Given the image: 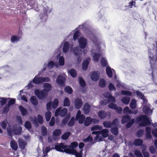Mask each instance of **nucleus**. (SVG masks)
Instances as JSON below:
<instances>
[{"mask_svg":"<svg viewBox=\"0 0 157 157\" xmlns=\"http://www.w3.org/2000/svg\"><path fill=\"white\" fill-rule=\"evenodd\" d=\"M151 47L150 45L148 46V55L149 58V62L151 65V74L152 76V78L154 82L156 84L157 82V74L156 71V61L155 59V56L153 54L155 46L154 44L151 45Z\"/></svg>","mask_w":157,"mask_h":157,"instance_id":"1","label":"nucleus"},{"mask_svg":"<svg viewBox=\"0 0 157 157\" xmlns=\"http://www.w3.org/2000/svg\"><path fill=\"white\" fill-rule=\"evenodd\" d=\"M136 121L140 122V125L146 126L151 124V122L148 117L145 115H141L136 118Z\"/></svg>","mask_w":157,"mask_h":157,"instance_id":"2","label":"nucleus"},{"mask_svg":"<svg viewBox=\"0 0 157 157\" xmlns=\"http://www.w3.org/2000/svg\"><path fill=\"white\" fill-rule=\"evenodd\" d=\"M35 95L39 99H42L45 98L48 95V93L43 90V89L41 90H40L38 89H36L35 90Z\"/></svg>","mask_w":157,"mask_h":157,"instance_id":"3","label":"nucleus"},{"mask_svg":"<svg viewBox=\"0 0 157 157\" xmlns=\"http://www.w3.org/2000/svg\"><path fill=\"white\" fill-rule=\"evenodd\" d=\"M44 12L43 13H41L40 14V19L41 22H45L48 18L47 12L49 9L48 7H44Z\"/></svg>","mask_w":157,"mask_h":157,"instance_id":"4","label":"nucleus"},{"mask_svg":"<svg viewBox=\"0 0 157 157\" xmlns=\"http://www.w3.org/2000/svg\"><path fill=\"white\" fill-rule=\"evenodd\" d=\"M61 109V107H59L56 110L55 113L56 116H60L61 117H63L67 113V109L66 108H64L62 109Z\"/></svg>","mask_w":157,"mask_h":157,"instance_id":"5","label":"nucleus"},{"mask_svg":"<svg viewBox=\"0 0 157 157\" xmlns=\"http://www.w3.org/2000/svg\"><path fill=\"white\" fill-rule=\"evenodd\" d=\"M68 147V146L64 143H61L60 144H57L55 145L54 148H52V149H55L56 151L61 152H63L64 149Z\"/></svg>","mask_w":157,"mask_h":157,"instance_id":"6","label":"nucleus"},{"mask_svg":"<svg viewBox=\"0 0 157 157\" xmlns=\"http://www.w3.org/2000/svg\"><path fill=\"white\" fill-rule=\"evenodd\" d=\"M65 79L64 75H60L57 76L56 80V82L59 85L63 87L65 86Z\"/></svg>","mask_w":157,"mask_h":157,"instance_id":"7","label":"nucleus"},{"mask_svg":"<svg viewBox=\"0 0 157 157\" xmlns=\"http://www.w3.org/2000/svg\"><path fill=\"white\" fill-rule=\"evenodd\" d=\"M79 46L81 49H84L87 45V40L83 37H81L78 39Z\"/></svg>","mask_w":157,"mask_h":157,"instance_id":"8","label":"nucleus"},{"mask_svg":"<svg viewBox=\"0 0 157 157\" xmlns=\"http://www.w3.org/2000/svg\"><path fill=\"white\" fill-rule=\"evenodd\" d=\"M82 105V101L80 98H77L75 100V106L77 109H79Z\"/></svg>","mask_w":157,"mask_h":157,"instance_id":"9","label":"nucleus"},{"mask_svg":"<svg viewBox=\"0 0 157 157\" xmlns=\"http://www.w3.org/2000/svg\"><path fill=\"white\" fill-rule=\"evenodd\" d=\"M105 97L108 98L107 100L108 103L110 102H115L116 101L115 98L112 96L111 94L109 93H106L105 95Z\"/></svg>","mask_w":157,"mask_h":157,"instance_id":"10","label":"nucleus"},{"mask_svg":"<svg viewBox=\"0 0 157 157\" xmlns=\"http://www.w3.org/2000/svg\"><path fill=\"white\" fill-rule=\"evenodd\" d=\"M90 78L92 80L96 81L99 79V75L97 72L94 71L91 75Z\"/></svg>","mask_w":157,"mask_h":157,"instance_id":"11","label":"nucleus"},{"mask_svg":"<svg viewBox=\"0 0 157 157\" xmlns=\"http://www.w3.org/2000/svg\"><path fill=\"white\" fill-rule=\"evenodd\" d=\"M98 115L101 119H103L106 117L107 114L104 111L100 110L98 113Z\"/></svg>","mask_w":157,"mask_h":157,"instance_id":"12","label":"nucleus"},{"mask_svg":"<svg viewBox=\"0 0 157 157\" xmlns=\"http://www.w3.org/2000/svg\"><path fill=\"white\" fill-rule=\"evenodd\" d=\"M73 52L75 56H78V59L80 55L82 54L81 49L78 47H75L73 50Z\"/></svg>","mask_w":157,"mask_h":157,"instance_id":"13","label":"nucleus"},{"mask_svg":"<svg viewBox=\"0 0 157 157\" xmlns=\"http://www.w3.org/2000/svg\"><path fill=\"white\" fill-rule=\"evenodd\" d=\"M145 136L147 139H151V130L150 127L149 126L146 127L145 128Z\"/></svg>","mask_w":157,"mask_h":157,"instance_id":"14","label":"nucleus"},{"mask_svg":"<svg viewBox=\"0 0 157 157\" xmlns=\"http://www.w3.org/2000/svg\"><path fill=\"white\" fill-rule=\"evenodd\" d=\"M42 77H38L36 76L33 80V82L35 84H39L42 83Z\"/></svg>","mask_w":157,"mask_h":157,"instance_id":"15","label":"nucleus"},{"mask_svg":"<svg viewBox=\"0 0 157 157\" xmlns=\"http://www.w3.org/2000/svg\"><path fill=\"white\" fill-rule=\"evenodd\" d=\"M69 48L70 44L67 41L65 42L63 44V53H67L69 50Z\"/></svg>","mask_w":157,"mask_h":157,"instance_id":"16","label":"nucleus"},{"mask_svg":"<svg viewBox=\"0 0 157 157\" xmlns=\"http://www.w3.org/2000/svg\"><path fill=\"white\" fill-rule=\"evenodd\" d=\"M43 87L45 89H43V90L48 93L51 90L52 87L51 85L49 83H45L43 85Z\"/></svg>","mask_w":157,"mask_h":157,"instance_id":"17","label":"nucleus"},{"mask_svg":"<svg viewBox=\"0 0 157 157\" xmlns=\"http://www.w3.org/2000/svg\"><path fill=\"white\" fill-rule=\"evenodd\" d=\"M143 144V140L140 139H136L133 142L134 145L136 146H141Z\"/></svg>","mask_w":157,"mask_h":157,"instance_id":"18","label":"nucleus"},{"mask_svg":"<svg viewBox=\"0 0 157 157\" xmlns=\"http://www.w3.org/2000/svg\"><path fill=\"white\" fill-rule=\"evenodd\" d=\"M131 117L128 115L124 116L122 118L121 123L122 124H124L129 121L131 119Z\"/></svg>","mask_w":157,"mask_h":157,"instance_id":"19","label":"nucleus"},{"mask_svg":"<svg viewBox=\"0 0 157 157\" xmlns=\"http://www.w3.org/2000/svg\"><path fill=\"white\" fill-rule=\"evenodd\" d=\"M18 108L22 116H24L28 114L27 110L22 105H20Z\"/></svg>","mask_w":157,"mask_h":157,"instance_id":"20","label":"nucleus"},{"mask_svg":"<svg viewBox=\"0 0 157 157\" xmlns=\"http://www.w3.org/2000/svg\"><path fill=\"white\" fill-rule=\"evenodd\" d=\"M31 103L34 105H36L38 104V100L36 97L34 96H32L30 98Z\"/></svg>","mask_w":157,"mask_h":157,"instance_id":"21","label":"nucleus"},{"mask_svg":"<svg viewBox=\"0 0 157 157\" xmlns=\"http://www.w3.org/2000/svg\"><path fill=\"white\" fill-rule=\"evenodd\" d=\"M84 125L86 126H89L92 122V119L89 117H87L84 121Z\"/></svg>","mask_w":157,"mask_h":157,"instance_id":"22","label":"nucleus"},{"mask_svg":"<svg viewBox=\"0 0 157 157\" xmlns=\"http://www.w3.org/2000/svg\"><path fill=\"white\" fill-rule=\"evenodd\" d=\"M68 147L65 148L64 149L63 152H65L66 153L68 154H71L73 155L74 152H75V150L74 149H71L68 148Z\"/></svg>","mask_w":157,"mask_h":157,"instance_id":"23","label":"nucleus"},{"mask_svg":"<svg viewBox=\"0 0 157 157\" xmlns=\"http://www.w3.org/2000/svg\"><path fill=\"white\" fill-rule=\"evenodd\" d=\"M101 132V134L103 137L106 138L109 136V130L107 129H103Z\"/></svg>","mask_w":157,"mask_h":157,"instance_id":"24","label":"nucleus"},{"mask_svg":"<svg viewBox=\"0 0 157 157\" xmlns=\"http://www.w3.org/2000/svg\"><path fill=\"white\" fill-rule=\"evenodd\" d=\"M52 148H51L50 146H49L46 147L44 150H43V157H45L48 155V153L51 150Z\"/></svg>","mask_w":157,"mask_h":157,"instance_id":"25","label":"nucleus"},{"mask_svg":"<svg viewBox=\"0 0 157 157\" xmlns=\"http://www.w3.org/2000/svg\"><path fill=\"white\" fill-rule=\"evenodd\" d=\"M85 116L83 114H82V116H80L77 117V118H76V120L78 121V122L80 124H82L85 121Z\"/></svg>","mask_w":157,"mask_h":157,"instance_id":"26","label":"nucleus"},{"mask_svg":"<svg viewBox=\"0 0 157 157\" xmlns=\"http://www.w3.org/2000/svg\"><path fill=\"white\" fill-rule=\"evenodd\" d=\"M10 144L12 148L15 151L17 150L18 147L17 143L15 141L12 140L11 141Z\"/></svg>","mask_w":157,"mask_h":157,"instance_id":"27","label":"nucleus"},{"mask_svg":"<svg viewBox=\"0 0 157 157\" xmlns=\"http://www.w3.org/2000/svg\"><path fill=\"white\" fill-rule=\"evenodd\" d=\"M100 57V54L98 53L95 52L93 56V59L94 61L97 62L98 61Z\"/></svg>","mask_w":157,"mask_h":157,"instance_id":"28","label":"nucleus"},{"mask_svg":"<svg viewBox=\"0 0 157 157\" xmlns=\"http://www.w3.org/2000/svg\"><path fill=\"white\" fill-rule=\"evenodd\" d=\"M70 105V101L69 99L67 97H65L63 101V106H69Z\"/></svg>","mask_w":157,"mask_h":157,"instance_id":"29","label":"nucleus"},{"mask_svg":"<svg viewBox=\"0 0 157 157\" xmlns=\"http://www.w3.org/2000/svg\"><path fill=\"white\" fill-rule=\"evenodd\" d=\"M130 98L129 97H124L121 99V102L125 105H128L129 102Z\"/></svg>","mask_w":157,"mask_h":157,"instance_id":"30","label":"nucleus"},{"mask_svg":"<svg viewBox=\"0 0 157 157\" xmlns=\"http://www.w3.org/2000/svg\"><path fill=\"white\" fill-rule=\"evenodd\" d=\"M136 101L134 99H133L132 100L130 104V107L132 109H134L136 107Z\"/></svg>","mask_w":157,"mask_h":157,"instance_id":"31","label":"nucleus"},{"mask_svg":"<svg viewBox=\"0 0 157 157\" xmlns=\"http://www.w3.org/2000/svg\"><path fill=\"white\" fill-rule=\"evenodd\" d=\"M22 131V128L21 127H19V128L15 129H13V131L14 134L16 135H19L21 133Z\"/></svg>","mask_w":157,"mask_h":157,"instance_id":"32","label":"nucleus"},{"mask_svg":"<svg viewBox=\"0 0 157 157\" xmlns=\"http://www.w3.org/2000/svg\"><path fill=\"white\" fill-rule=\"evenodd\" d=\"M73 90L72 88L69 86H66L64 88V91L65 93L68 94H71L72 93Z\"/></svg>","mask_w":157,"mask_h":157,"instance_id":"33","label":"nucleus"},{"mask_svg":"<svg viewBox=\"0 0 157 157\" xmlns=\"http://www.w3.org/2000/svg\"><path fill=\"white\" fill-rule=\"evenodd\" d=\"M89 63V62L86 60L83 61L82 63V69L83 70H86Z\"/></svg>","mask_w":157,"mask_h":157,"instance_id":"34","label":"nucleus"},{"mask_svg":"<svg viewBox=\"0 0 157 157\" xmlns=\"http://www.w3.org/2000/svg\"><path fill=\"white\" fill-rule=\"evenodd\" d=\"M106 73L108 76L109 78H111L113 76V73L110 67H108L106 68Z\"/></svg>","mask_w":157,"mask_h":157,"instance_id":"35","label":"nucleus"},{"mask_svg":"<svg viewBox=\"0 0 157 157\" xmlns=\"http://www.w3.org/2000/svg\"><path fill=\"white\" fill-rule=\"evenodd\" d=\"M142 152L144 157H149V153L146 151V147L145 146L142 149Z\"/></svg>","mask_w":157,"mask_h":157,"instance_id":"36","label":"nucleus"},{"mask_svg":"<svg viewBox=\"0 0 157 157\" xmlns=\"http://www.w3.org/2000/svg\"><path fill=\"white\" fill-rule=\"evenodd\" d=\"M21 37L18 36H12L11 38V41L12 42H17L19 41Z\"/></svg>","mask_w":157,"mask_h":157,"instance_id":"37","label":"nucleus"},{"mask_svg":"<svg viewBox=\"0 0 157 157\" xmlns=\"http://www.w3.org/2000/svg\"><path fill=\"white\" fill-rule=\"evenodd\" d=\"M103 125L105 127L110 128L112 126V122L110 121H104L103 122Z\"/></svg>","mask_w":157,"mask_h":157,"instance_id":"38","label":"nucleus"},{"mask_svg":"<svg viewBox=\"0 0 157 157\" xmlns=\"http://www.w3.org/2000/svg\"><path fill=\"white\" fill-rule=\"evenodd\" d=\"M105 81L103 78H101L99 82V86L103 88L105 86Z\"/></svg>","mask_w":157,"mask_h":157,"instance_id":"39","label":"nucleus"},{"mask_svg":"<svg viewBox=\"0 0 157 157\" xmlns=\"http://www.w3.org/2000/svg\"><path fill=\"white\" fill-rule=\"evenodd\" d=\"M90 105L87 103H86L83 107V109L85 113H88L90 111Z\"/></svg>","mask_w":157,"mask_h":157,"instance_id":"40","label":"nucleus"},{"mask_svg":"<svg viewBox=\"0 0 157 157\" xmlns=\"http://www.w3.org/2000/svg\"><path fill=\"white\" fill-rule=\"evenodd\" d=\"M111 132L115 136H117L118 134V129L117 127L112 128Z\"/></svg>","mask_w":157,"mask_h":157,"instance_id":"41","label":"nucleus"},{"mask_svg":"<svg viewBox=\"0 0 157 157\" xmlns=\"http://www.w3.org/2000/svg\"><path fill=\"white\" fill-rule=\"evenodd\" d=\"M69 72L71 76L73 78L75 77L77 75L76 71L73 69H72L69 70Z\"/></svg>","mask_w":157,"mask_h":157,"instance_id":"42","label":"nucleus"},{"mask_svg":"<svg viewBox=\"0 0 157 157\" xmlns=\"http://www.w3.org/2000/svg\"><path fill=\"white\" fill-rule=\"evenodd\" d=\"M52 107L54 109H56L57 108L59 104V100L57 98L55 99L53 102H52Z\"/></svg>","mask_w":157,"mask_h":157,"instance_id":"43","label":"nucleus"},{"mask_svg":"<svg viewBox=\"0 0 157 157\" xmlns=\"http://www.w3.org/2000/svg\"><path fill=\"white\" fill-rule=\"evenodd\" d=\"M70 134L71 133L69 132H65L62 135L61 138L63 140H66L68 138Z\"/></svg>","mask_w":157,"mask_h":157,"instance_id":"44","label":"nucleus"},{"mask_svg":"<svg viewBox=\"0 0 157 157\" xmlns=\"http://www.w3.org/2000/svg\"><path fill=\"white\" fill-rule=\"evenodd\" d=\"M121 94L123 95L131 96L132 95V93L130 91L127 90H122Z\"/></svg>","mask_w":157,"mask_h":157,"instance_id":"45","label":"nucleus"},{"mask_svg":"<svg viewBox=\"0 0 157 157\" xmlns=\"http://www.w3.org/2000/svg\"><path fill=\"white\" fill-rule=\"evenodd\" d=\"M9 98H7L4 97L0 98V104L1 106L5 105L7 101V100Z\"/></svg>","mask_w":157,"mask_h":157,"instance_id":"46","label":"nucleus"},{"mask_svg":"<svg viewBox=\"0 0 157 157\" xmlns=\"http://www.w3.org/2000/svg\"><path fill=\"white\" fill-rule=\"evenodd\" d=\"M79 83L80 86L82 87H84L86 86V84L84 80L81 77L79 78Z\"/></svg>","mask_w":157,"mask_h":157,"instance_id":"47","label":"nucleus"},{"mask_svg":"<svg viewBox=\"0 0 157 157\" xmlns=\"http://www.w3.org/2000/svg\"><path fill=\"white\" fill-rule=\"evenodd\" d=\"M102 129V127L99 125H94L91 128V131H93L94 130H101Z\"/></svg>","mask_w":157,"mask_h":157,"instance_id":"48","label":"nucleus"},{"mask_svg":"<svg viewBox=\"0 0 157 157\" xmlns=\"http://www.w3.org/2000/svg\"><path fill=\"white\" fill-rule=\"evenodd\" d=\"M80 36V32L78 30L76 31L73 36V39L74 40H77Z\"/></svg>","mask_w":157,"mask_h":157,"instance_id":"49","label":"nucleus"},{"mask_svg":"<svg viewBox=\"0 0 157 157\" xmlns=\"http://www.w3.org/2000/svg\"><path fill=\"white\" fill-rule=\"evenodd\" d=\"M62 133L61 130L59 129H55L53 132V135L54 136H59Z\"/></svg>","mask_w":157,"mask_h":157,"instance_id":"50","label":"nucleus"},{"mask_svg":"<svg viewBox=\"0 0 157 157\" xmlns=\"http://www.w3.org/2000/svg\"><path fill=\"white\" fill-rule=\"evenodd\" d=\"M82 151L83 150H81L79 152H78L75 150V152H74L73 155H75L76 157H82Z\"/></svg>","mask_w":157,"mask_h":157,"instance_id":"51","label":"nucleus"},{"mask_svg":"<svg viewBox=\"0 0 157 157\" xmlns=\"http://www.w3.org/2000/svg\"><path fill=\"white\" fill-rule=\"evenodd\" d=\"M75 123V119L74 117H72L67 124V125L69 127L73 126Z\"/></svg>","mask_w":157,"mask_h":157,"instance_id":"52","label":"nucleus"},{"mask_svg":"<svg viewBox=\"0 0 157 157\" xmlns=\"http://www.w3.org/2000/svg\"><path fill=\"white\" fill-rule=\"evenodd\" d=\"M134 118L132 119L130 121H128V122L126 124V127L128 128H130L134 123Z\"/></svg>","mask_w":157,"mask_h":157,"instance_id":"53","label":"nucleus"},{"mask_svg":"<svg viewBox=\"0 0 157 157\" xmlns=\"http://www.w3.org/2000/svg\"><path fill=\"white\" fill-rule=\"evenodd\" d=\"M123 113L124 114L128 113L131 114H132V111L129 109L128 107L126 106L124 109Z\"/></svg>","mask_w":157,"mask_h":157,"instance_id":"54","label":"nucleus"},{"mask_svg":"<svg viewBox=\"0 0 157 157\" xmlns=\"http://www.w3.org/2000/svg\"><path fill=\"white\" fill-rule=\"evenodd\" d=\"M70 117V115H67L63 119L62 121V123L64 124H66L69 120Z\"/></svg>","mask_w":157,"mask_h":157,"instance_id":"55","label":"nucleus"},{"mask_svg":"<svg viewBox=\"0 0 157 157\" xmlns=\"http://www.w3.org/2000/svg\"><path fill=\"white\" fill-rule=\"evenodd\" d=\"M45 116L46 121H49L51 118V113L50 112H46L45 113Z\"/></svg>","mask_w":157,"mask_h":157,"instance_id":"56","label":"nucleus"},{"mask_svg":"<svg viewBox=\"0 0 157 157\" xmlns=\"http://www.w3.org/2000/svg\"><path fill=\"white\" fill-rule=\"evenodd\" d=\"M38 121L39 123L40 124H42L43 123L44 120L43 117L40 114H38L37 116Z\"/></svg>","mask_w":157,"mask_h":157,"instance_id":"57","label":"nucleus"},{"mask_svg":"<svg viewBox=\"0 0 157 157\" xmlns=\"http://www.w3.org/2000/svg\"><path fill=\"white\" fill-rule=\"evenodd\" d=\"M25 127L27 129H30L32 127L31 123L29 121H26L25 124Z\"/></svg>","mask_w":157,"mask_h":157,"instance_id":"58","label":"nucleus"},{"mask_svg":"<svg viewBox=\"0 0 157 157\" xmlns=\"http://www.w3.org/2000/svg\"><path fill=\"white\" fill-rule=\"evenodd\" d=\"M18 144L20 147L22 149H24L25 148L26 145L25 142L23 141L19 142Z\"/></svg>","mask_w":157,"mask_h":157,"instance_id":"59","label":"nucleus"},{"mask_svg":"<svg viewBox=\"0 0 157 157\" xmlns=\"http://www.w3.org/2000/svg\"><path fill=\"white\" fill-rule=\"evenodd\" d=\"M0 125L3 129H5L7 126V122L3 121L0 123Z\"/></svg>","mask_w":157,"mask_h":157,"instance_id":"60","label":"nucleus"},{"mask_svg":"<svg viewBox=\"0 0 157 157\" xmlns=\"http://www.w3.org/2000/svg\"><path fill=\"white\" fill-rule=\"evenodd\" d=\"M47 129L45 126L42 127L41 133L43 136H45L47 134Z\"/></svg>","mask_w":157,"mask_h":157,"instance_id":"61","label":"nucleus"},{"mask_svg":"<svg viewBox=\"0 0 157 157\" xmlns=\"http://www.w3.org/2000/svg\"><path fill=\"white\" fill-rule=\"evenodd\" d=\"M101 64L104 67H106L107 65V61L104 57H102L101 59Z\"/></svg>","mask_w":157,"mask_h":157,"instance_id":"62","label":"nucleus"},{"mask_svg":"<svg viewBox=\"0 0 157 157\" xmlns=\"http://www.w3.org/2000/svg\"><path fill=\"white\" fill-rule=\"evenodd\" d=\"M108 107L110 108L114 109H117V105L116 104H114L113 103H110L108 106Z\"/></svg>","mask_w":157,"mask_h":157,"instance_id":"63","label":"nucleus"},{"mask_svg":"<svg viewBox=\"0 0 157 157\" xmlns=\"http://www.w3.org/2000/svg\"><path fill=\"white\" fill-rule=\"evenodd\" d=\"M134 154L137 157H143L141 152L138 150H136L134 151Z\"/></svg>","mask_w":157,"mask_h":157,"instance_id":"64","label":"nucleus"}]
</instances>
